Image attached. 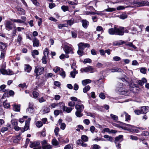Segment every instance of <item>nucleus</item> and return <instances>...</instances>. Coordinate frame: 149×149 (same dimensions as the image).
<instances>
[{"mask_svg":"<svg viewBox=\"0 0 149 149\" xmlns=\"http://www.w3.org/2000/svg\"><path fill=\"white\" fill-rule=\"evenodd\" d=\"M109 33L111 35L123 36L124 33H128V30L126 28L122 26H115L113 28L109 29L108 31Z\"/></svg>","mask_w":149,"mask_h":149,"instance_id":"f257e3e1","label":"nucleus"},{"mask_svg":"<svg viewBox=\"0 0 149 149\" xmlns=\"http://www.w3.org/2000/svg\"><path fill=\"white\" fill-rule=\"evenodd\" d=\"M123 83H118L116 85V90L120 95H128L130 93L129 91L123 88Z\"/></svg>","mask_w":149,"mask_h":149,"instance_id":"f03ea898","label":"nucleus"},{"mask_svg":"<svg viewBox=\"0 0 149 149\" xmlns=\"http://www.w3.org/2000/svg\"><path fill=\"white\" fill-rule=\"evenodd\" d=\"M78 49L77 51V53L80 56H81L84 54V50L86 47H89L90 46L89 44L80 42L78 44Z\"/></svg>","mask_w":149,"mask_h":149,"instance_id":"7ed1b4c3","label":"nucleus"},{"mask_svg":"<svg viewBox=\"0 0 149 149\" xmlns=\"http://www.w3.org/2000/svg\"><path fill=\"white\" fill-rule=\"evenodd\" d=\"M75 108L77 110L75 113L76 116L78 117L82 116L83 115L82 112L84 108V105L77 104L75 106Z\"/></svg>","mask_w":149,"mask_h":149,"instance_id":"20e7f679","label":"nucleus"},{"mask_svg":"<svg viewBox=\"0 0 149 149\" xmlns=\"http://www.w3.org/2000/svg\"><path fill=\"white\" fill-rule=\"evenodd\" d=\"M44 68L43 67L41 66L36 67L34 70V72L36 74V78H38V76L42 74L44 72Z\"/></svg>","mask_w":149,"mask_h":149,"instance_id":"39448f33","label":"nucleus"},{"mask_svg":"<svg viewBox=\"0 0 149 149\" xmlns=\"http://www.w3.org/2000/svg\"><path fill=\"white\" fill-rule=\"evenodd\" d=\"M113 125L115 126L121 127L123 129L127 130H128L130 129L129 127L130 126V125L128 124L123 123H120V124L113 123Z\"/></svg>","mask_w":149,"mask_h":149,"instance_id":"423d86ee","label":"nucleus"},{"mask_svg":"<svg viewBox=\"0 0 149 149\" xmlns=\"http://www.w3.org/2000/svg\"><path fill=\"white\" fill-rule=\"evenodd\" d=\"M42 149H52V146L47 142V141L45 140H43L41 142Z\"/></svg>","mask_w":149,"mask_h":149,"instance_id":"0eeeda50","label":"nucleus"},{"mask_svg":"<svg viewBox=\"0 0 149 149\" xmlns=\"http://www.w3.org/2000/svg\"><path fill=\"white\" fill-rule=\"evenodd\" d=\"M30 146L31 148H33V149H41V146H40L39 141L31 142Z\"/></svg>","mask_w":149,"mask_h":149,"instance_id":"6e6552de","label":"nucleus"},{"mask_svg":"<svg viewBox=\"0 0 149 149\" xmlns=\"http://www.w3.org/2000/svg\"><path fill=\"white\" fill-rule=\"evenodd\" d=\"M94 69L91 66H89L86 67L82 68L80 70L81 72L83 73L84 72H90L91 73H93V70Z\"/></svg>","mask_w":149,"mask_h":149,"instance_id":"1a4fd4ad","label":"nucleus"},{"mask_svg":"<svg viewBox=\"0 0 149 149\" xmlns=\"http://www.w3.org/2000/svg\"><path fill=\"white\" fill-rule=\"evenodd\" d=\"M125 45L127 46H129L131 47V49H130V50H134L137 52L139 51V48L133 45L132 42H126Z\"/></svg>","mask_w":149,"mask_h":149,"instance_id":"9d476101","label":"nucleus"},{"mask_svg":"<svg viewBox=\"0 0 149 149\" xmlns=\"http://www.w3.org/2000/svg\"><path fill=\"white\" fill-rule=\"evenodd\" d=\"M64 50L66 54L69 53L73 54V49L71 47H70L67 45H65L64 48Z\"/></svg>","mask_w":149,"mask_h":149,"instance_id":"9b49d317","label":"nucleus"},{"mask_svg":"<svg viewBox=\"0 0 149 149\" xmlns=\"http://www.w3.org/2000/svg\"><path fill=\"white\" fill-rule=\"evenodd\" d=\"M13 24L11 22L8 21H6L5 24L6 29L8 31L12 30L13 28Z\"/></svg>","mask_w":149,"mask_h":149,"instance_id":"f8f14e48","label":"nucleus"},{"mask_svg":"<svg viewBox=\"0 0 149 149\" xmlns=\"http://www.w3.org/2000/svg\"><path fill=\"white\" fill-rule=\"evenodd\" d=\"M141 110L142 114H146L149 111V107L148 106H143L141 107Z\"/></svg>","mask_w":149,"mask_h":149,"instance_id":"ddd939ff","label":"nucleus"},{"mask_svg":"<svg viewBox=\"0 0 149 149\" xmlns=\"http://www.w3.org/2000/svg\"><path fill=\"white\" fill-rule=\"evenodd\" d=\"M136 6H142L148 5L149 4V3L147 1H142L141 2H137L136 3Z\"/></svg>","mask_w":149,"mask_h":149,"instance_id":"4468645a","label":"nucleus"},{"mask_svg":"<svg viewBox=\"0 0 149 149\" xmlns=\"http://www.w3.org/2000/svg\"><path fill=\"white\" fill-rule=\"evenodd\" d=\"M81 22L83 27L87 29L89 25V22L86 19H83L81 20Z\"/></svg>","mask_w":149,"mask_h":149,"instance_id":"2eb2a0df","label":"nucleus"},{"mask_svg":"<svg viewBox=\"0 0 149 149\" xmlns=\"http://www.w3.org/2000/svg\"><path fill=\"white\" fill-rule=\"evenodd\" d=\"M109 70H111L112 72H122L123 71V70L120 68H118L117 67H115L112 69H110Z\"/></svg>","mask_w":149,"mask_h":149,"instance_id":"dca6fc26","label":"nucleus"},{"mask_svg":"<svg viewBox=\"0 0 149 149\" xmlns=\"http://www.w3.org/2000/svg\"><path fill=\"white\" fill-rule=\"evenodd\" d=\"M123 140V136L119 135L115 138V143L117 144V143H120Z\"/></svg>","mask_w":149,"mask_h":149,"instance_id":"f3484780","label":"nucleus"},{"mask_svg":"<svg viewBox=\"0 0 149 149\" xmlns=\"http://www.w3.org/2000/svg\"><path fill=\"white\" fill-rule=\"evenodd\" d=\"M125 116V121H128L130 120L131 116L126 112L124 111L121 115V116L122 117Z\"/></svg>","mask_w":149,"mask_h":149,"instance_id":"a211bd4d","label":"nucleus"},{"mask_svg":"<svg viewBox=\"0 0 149 149\" xmlns=\"http://www.w3.org/2000/svg\"><path fill=\"white\" fill-rule=\"evenodd\" d=\"M32 68V67L28 64H26L24 65V71L27 72H30Z\"/></svg>","mask_w":149,"mask_h":149,"instance_id":"6ab92c4d","label":"nucleus"},{"mask_svg":"<svg viewBox=\"0 0 149 149\" xmlns=\"http://www.w3.org/2000/svg\"><path fill=\"white\" fill-rule=\"evenodd\" d=\"M33 42V46L34 47H38L39 46L40 42L39 40L36 38H34Z\"/></svg>","mask_w":149,"mask_h":149,"instance_id":"aec40b11","label":"nucleus"},{"mask_svg":"<svg viewBox=\"0 0 149 149\" xmlns=\"http://www.w3.org/2000/svg\"><path fill=\"white\" fill-rule=\"evenodd\" d=\"M147 82V80L145 78H142L141 80H139L136 81L137 83L141 86H143L144 83Z\"/></svg>","mask_w":149,"mask_h":149,"instance_id":"412c9836","label":"nucleus"},{"mask_svg":"<svg viewBox=\"0 0 149 149\" xmlns=\"http://www.w3.org/2000/svg\"><path fill=\"white\" fill-rule=\"evenodd\" d=\"M7 47V45L6 44L0 42V49H1V50L6 51Z\"/></svg>","mask_w":149,"mask_h":149,"instance_id":"4be33fe9","label":"nucleus"},{"mask_svg":"<svg viewBox=\"0 0 149 149\" xmlns=\"http://www.w3.org/2000/svg\"><path fill=\"white\" fill-rule=\"evenodd\" d=\"M29 122H26L24 129L22 130V132H24L25 131L27 130L29 128Z\"/></svg>","mask_w":149,"mask_h":149,"instance_id":"5701e85b","label":"nucleus"},{"mask_svg":"<svg viewBox=\"0 0 149 149\" xmlns=\"http://www.w3.org/2000/svg\"><path fill=\"white\" fill-rule=\"evenodd\" d=\"M72 109L71 107H68L65 106L63 108V110L64 111H65L68 113H70Z\"/></svg>","mask_w":149,"mask_h":149,"instance_id":"b1692460","label":"nucleus"},{"mask_svg":"<svg viewBox=\"0 0 149 149\" xmlns=\"http://www.w3.org/2000/svg\"><path fill=\"white\" fill-rule=\"evenodd\" d=\"M91 81L90 79H87L84 80L82 81V84L83 86H85L88 84L90 83Z\"/></svg>","mask_w":149,"mask_h":149,"instance_id":"393cba45","label":"nucleus"},{"mask_svg":"<svg viewBox=\"0 0 149 149\" xmlns=\"http://www.w3.org/2000/svg\"><path fill=\"white\" fill-rule=\"evenodd\" d=\"M21 139L20 135L19 134L18 135L16 136L15 137L13 140V142L15 143H17Z\"/></svg>","mask_w":149,"mask_h":149,"instance_id":"a878e982","label":"nucleus"},{"mask_svg":"<svg viewBox=\"0 0 149 149\" xmlns=\"http://www.w3.org/2000/svg\"><path fill=\"white\" fill-rule=\"evenodd\" d=\"M16 8L19 14L20 15H24L25 14V10L23 9L18 7H17Z\"/></svg>","mask_w":149,"mask_h":149,"instance_id":"bb28decb","label":"nucleus"},{"mask_svg":"<svg viewBox=\"0 0 149 149\" xmlns=\"http://www.w3.org/2000/svg\"><path fill=\"white\" fill-rule=\"evenodd\" d=\"M22 38L21 36L20 35H18V36L17 41L19 43V44L20 45L21 44L22 41Z\"/></svg>","mask_w":149,"mask_h":149,"instance_id":"cd10ccee","label":"nucleus"},{"mask_svg":"<svg viewBox=\"0 0 149 149\" xmlns=\"http://www.w3.org/2000/svg\"><path fill=\"white\" fill-rule=\"evenodd\" d=\"M10 20L12 22H14L19 23H23L24 22V21H23L22 20L20 19H10Z\"/></svg>","mask_w":149,"mask_h":149,"instance_id":"c85d7f7f","label":"nucleus"},{"mask_svg":"<svg viewBox=\"0 0 149 149\" xmlns=\"http://www.w3.org/2000/svg\"><path fill=\"white\" fill-rule=\"evenodd\" d=\"M126 42L124 41H122L121 42H120L116 41L114 42L113 44V45H120L124 44H125Z\"/></svg>","mask_w":149,"mask_h":149,"instance_id":"c756f323","label":"nucleus"},{"mask_svg":"<svg viewBox=\"0 0 149 149\" xmlns=\"http://www.w3.org/2000/svg\"><path fill=\"white\" fill-rule=\"evenodd\" d=\"M62 122H59V124L60 125V128L62 130H64L65 127H66V125L64 123H61Z\"/></svg>","mask_w":149,"mask_h":149,"instance_id":"7c9ffc66","label":"nucleus"},{"mask_svg":"<svg viewBox=\"0 0 149 149\" xmlns=\"http://www.w3.org/2000/svg\"><path fill=\"white\" fill-rule=\"evenodd\" d=\"M78 73V72L75 70V71L73 70V71H71L70 72V74L71 76L73 78H74L75 77V74Z\"/></svg>","mask_w":149,"mask_h":149,"instance_id":"2f4dec72","label":"nucleus"},{"mask_svg":"<svg viewBox=\"0 0 149 149\" xmlns=\"http://www.w3.org/2000/svg\"><path fill=\"white\" fill-rule=\"evenodd\" d=\"M74 19L73 18L71 19L70 20L67 21V23L68 24L71 26L74 23Z\"/></svg>","mask_w":149,"mask_h":149,"instance_id":"473e14b6","label":"nucleus"},{"mask_svg":"<svg viewBox=\"0 0 149 149\" xmlns=\"http://www.w3.org/2000/svg\"><path fill=\"white\" fill-rule=\"evenodd\" d=\"M13 109L14 111H20V106L14 105L13 107Z\"/></svg>","mask_w":149,"mask_h":149,"instance_id":"72a5a7b5","label":"nucleus"},{"mask_svg":"<svg viewBox=\"0 0 149 149\" xmlns=\"http://www.w3.org/2000/svg\"><path fill=\"white\" fill-rule=\"evenodd\" d=\"M52 144L54 146H57L58 145L59 143L55 139H53L52 141Z\"/></svg>","mask_w":149,"mask_h":149,"instance_id":"f704fd0d","label":"nucleus"},{"mask_svg":"<svg viewBox=\"0 0 149 149\" xmlns=\"http://www.w3.org/2000/svg\"><path fill=\"white\" fill-rule=\"evenodd\" d=\"M32 94L34 98H38V97L39 96V94L37 92L34 91L33 92Z\"/></svg>","mask_w":149,"mask_h":149,"instance_id":"c9c22d12","label":"nucleus"},{"mask_svg":"<svg viewBox=\"0 0 149 149\" xmlns=\"http://www.w3.org/2000/svg\"><path fill=\"white\" fill-rule=\"evenodd\" d=\"M60 74L63 78H64L65 77V73L64 71H63V69L61 68L60 70Z\"/></svg>","mask_w":149,"mask_h":149,"instance_id":"e433bc0d","label":"nucleus"},{"mask_svg":"<svg viewBox=\"0 0 149 149\" xmlns=\"http://www.w3.org/2000/svg\"><path fill=\"white\" fill-rule=\"evenodd\" d=\"M104 137L108 141H112L113 140V138L111 136L108 135H105L104 136Z\"/></svg>","mask_w":149,"mask_h":149,"instance_id":"4c0bfd02","label":"nucleus"},{"mask_svg":"<svg viewBox=\"0 0 149 149\" xmlns=\"http://www.w3.org/2000/svg\"><path fill=\"white\" fill-rule=\"evenodd\" d=\"M34 109L27 108L26 110V112L28 113L32 114L34 112Z\"/></svg>","mask_w":149,"mask_h":149,"instance_id":"58836bf2","label":"nucleus"},{"mask_svg":"<svg viewBox=\"0 0 149 149\" xmlns=\"http://www.w3.org/2000/svg\"><path fill=\"white\" fill-rule=\"evenodd\" d=\"M90 88V87L89 85L86 86L83 89V92L84 93H86L88 91Z\"/></svg>","mask_w":149,"mask_h":149,"instance_id":"ea45409f","label":"nucleus"},{"mask_svg":"<svg viewBox=\"0 0 149 149\" xmlns=\"http://www.w3.org/2000/svg\"><path fill=\"white\" fill-rule=\"evenodd\" d=\"M111 118L114 120H118V117L117 116L113 115L112 114H110Z\"/></svg>","mask_w":149,"mask_h":149,"instance_id":"a19ab883","label":"nucleus"},{"mask_svg":"<svg viewBox=\"0 0 149 149\" xmlns=\"http://www.w3.org/2000/svg\"><path fill=\"white\" fill-rule=\"evenodd\" d=\"M50 109L47 107H45L43 110L44 113H48L50 111Z\"/></svg>","mask_w":149,"mask_h":149,"instance_id":"79ce46f5","label":"nucleus"},{"mask_svg":"<svg viewBox=\"0 0 149 149\" xmlns=\"http://www.w3.org/2000/svg\"><path fill=\"white\" fill-rule=\"evenodd\" d=\"M61 69V68L60 67L58 66H56L53 68V70L55 73H56L58 72V71H60Z\"/></svg>","mask_w":149,"mask_h":149,"instance_id":"37998d69","label":"nucleus"},{"mask_svg":"<svg viewBox=\"0 0 149 149\" xmlns=\"http://www.w3.org/2000/svg\"><path fill=\"white\" fill-rule=\"evenodd\" d=\"M38 54V51L37 50H34L32 52V55L33 57H34L35 55H37Z\"/></svg>","mask_w":149,"mask_h":149,"instance_id":"c03bdc74","label":"nucleus"},{"mask_svg":"<svg viewBox=\"0 0 149 149\" xmlns=\"http://www.w3.org/2000/svg\"><path fill=\"white\" fill-rule=\"evenodd\" d=\"M61 8L62 10L64 12L68 10V7L66 6H61Z\"/></svg>","mask_w":149,"mask_h":149,"instance_id":"a18cd8bd","label":"nucleus"},{"mask_svg":"<svg viewBox=\"0 0 149 149\" xmlns=\"http://www.w3.org/2000/svg\"><path fill=\"white\" fill-rule=\"evenodd\" d=\"M36 125L37 127L40 128L43 125L42 122H36Z\"/></svg>","mask_w":149,"mask_h":149,"instance_id":"49530a36","label":"nucleus"},{"mask_svg":"<svg viewBox=\"0 0 149 149\" xmlns=\"http://www.w3.org/2000/svg\"><path fill=\"white\" fill-rule=\"evenodd\" d=\"M49 50L47 48H46L44 50L43 52V54L44 56H47L48 54L49 53Z\"/></svg>","mask_w":149,"mask_h":149,"instance_id":"de8ad7c7","label":"nucleus"},{"mask_svg":"<svg viewBox=\"0 0 149 149\" xmlns=\"http://www.w3.org/2000/svg\"><path fill=\"white\" fill-rule=\"evenodd\" d=\"M96 66L98 68H103L104 67L103 64L99 62L97 63L96 65Z\"/></svg>","mask_w":149,"mask_h":149,"instance_id":"09e8293b","label":"nucleus"},{"mask_svg":"<svg viewBox=\"0 0 149 149\" xmlns=\"http://www.w3.org/2000/svg\"><path fill=\"white\" fill-rule=\"evenodd\" d=\"M57 104L58 105L57 106H58L60 108H62V109H63V108L65 106V103L63 102H60L59 103H58Z\"/></svg>","mask_w":149,"mask_h":149,"instance_id":"8fccbe9b","label":"nucleus"},{"mask_svg":"<svg viewBox=\"0 0 149 149\" xmlns=\"http://www.w3.org/2000/svg\"><path fill=\"white\" fill-rule=\"evenodd\" d=\"M3 106L5 108H8L10 107V105L9 103L6 102H3Z\"/></svg>","mask_w":149,"mask_h":149,"instance_id":"3c124183","label":"nucleus"},{"mask_svg":"<svg viewBox=\"0 0 149 149\" xmlns=\"http://www.w3.org/2000/svg\"><path fill=\"white\" fill-rule=\"evenodd\" d=\"M91 60L89 58H86L83 61V63L84 64L86 63H90L91 62Z\"/></svg>","mask_w":149,"mask_h":149,"instance_id":"603ef678","label":"nucleus"},{"mask_svg":"<svg viewBox=\"0 0 149 149\" xmlns=\"http://www.w3.org/2000/svg\"><path fill=\"white\" fill-rule=\"evenodd\" d=\"M59 130V128L58 127H56L54 130V132L55 135L56 136H57L58 135V132Z\"/></svg>","mask_w":149,"mask_h":149,"instance_id":"864d4df0","label":"nucleus"},{"mask_svg":"<svg viewBox=\"0 0 149 149\" xmlns=\"http://www.w3.org/2000/svg\"><path fill=\"white\" fill-rule=\"evenodd\" d=\"M1 53L0 56V58L1 59L4 58L5 57L4 55L5 54V50H1Z\"/></svg>","mask_w":149,"mask_h":149,"instance_id":"5fc2aeb1","label":"nucleus"},{"mask_svg":"<svg viewBox=\"0 0 149 149\" xmlns=\"http://www.w3.org/2000/svg\"><path fill=\"white\" fill-rule=\"evenodd\" d=\"M47 56H44L42 58V62L43 64H45L47 63V61H46Z\"/></svg>","mask_w":149,"mask_h":149,"instance_id":"6e6d98bb","label":"nucleus"},{"mask_svg":"<svg viewBox=\"0 0 149 149\" xmlns=\"http://www.w3.org/2000/svg\"><path fill=\"white\" fill-rule=\"evenodd\" d=\"M81 139L85 141H87L88 140V138L86 135H83L81 136Z\"/></svg>","mask_w":149,"mask_h":149,"instance_id":"4d7b16f0","label":"nucleus"},{"mask_svg":"<svg viewBox=\"0 0 149 149\" xmlns=\"http://www.w3.org/2000/svg\"><path fill=\"white\" fill-rule=\"evenodd\" d=\"M121 59L120 57L118 56H114L113 58V60L116 61H120Z\"/></svg>","mask_w":149,"mask_h":149,"instance_id":"13d9d810","label":"nucleus"},{"mask_svg":"<svg viewBox=\"0 0 149 149\" xmlns=\"http://www.w3.org/2000/svg\"><path fill=\"white\" fill-rule=\"evenodd\" d=\"M100 148V147L99 145L95 144L92 146V149H99Z\"/></svg>","mask_w":149,"mask_h":149,"instance_id":"bf43d9fd","label":"nucleus"},{"mask_svg":"<svg viewBox=\"0 0 149 149\" xmlns=\"http://www.w3.org/2000/svg\"><path fill=\"white\" fill-rule=\"evenodd\" d=\"M146 70L145 68H141L140 70V72L144 74H146Z\"/></svg>","mask_w":149,"mask_h":149,"instance_id":"052dcab7","label":"nucleus"},{"mask_svg":"<svg viewBox=\"0 0 149 149\" xmlns=\"http://www.w3.org/2000/svg\"><path fill=\"white\" fill-rule=\"evenodd\" d=\"M14 74V72L10 70H7L6 74L7 75H11Z\"/></svg>","mask_w":149,"mask_h":149,"instance_id":"680f3d73","label":"nucleus"},{"mask_svg":"<svg viewBox=\"0 0 149 149\" xmlns=\"http://www.w3.org/2000/svg\"><path fill=\"white\" fill-rule=\"evenodd\" d=\"M27 116H24L22 118H20L19 119V121H22V120H23V121H27Z\"/></svg>","mask_w":149,"mask_h":149,"instance_id":"e2e57ef3","label":"nucleus"},{"mask_svg":"<svg viewBox=\"0 0 149 149\" xmlns=\"http://www.w3.org/2000/svg\"><path fill=\"white\" fill-rule=\"evenodd\" d=\"M7 70H6L5 69L1 68L0 70V72L3 74H6Z\"/></svg>","mask_w":149,"mask_h":149,"instance_id":"0e129e2a","label":"nucleus"},{"mask_svg":"<svg viewBox=\"0 0 149 149\" xmlns=\"http://www.w3.org/2000/svg\"><path fill=\"white\" fill-rule=\"evenodd\" d=\"M19 87H21L22 88H26L27 87V86L25 83H24L23 84H20L19 85Z\"/></svg>","mask_w":149,"mask_h":149,"instance_id":"69168bd1","label":"nucleus"},{"mask_svg":"<svg viewBox=\"0 0 149 149\" xmlns=\"http://www.w3.org/2000/svg\"><path fill=\"white\" fill-rule=\"evenodd\" d=\"M58 105V104H57L56 103H53L51 104V105L49 107H51V109H52L54 108H55Z\"/></svg>","mask_w":149,"mask_h":149,"instance_id":"338daca9","label":"nucleus"},{"mask_svg":"<svg viewBox=\"0 0 149 149\" xmlns=\"http://www.w3.org/2000/svg\"><path fill=\"white\" fill-rule=\"evenodd\" d=\"M99 96L100 98L102 99H104L105 98V95L104 93H101L100 94Z\"/></svg>","mask_w":149,"mask_h":149,"instance_id":"774afa93","label":"nucleus"}]
</instances>
